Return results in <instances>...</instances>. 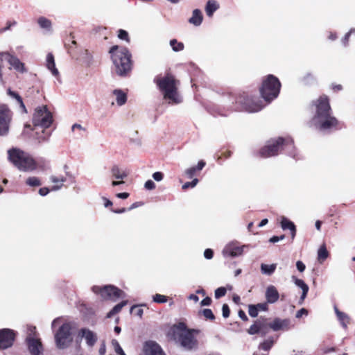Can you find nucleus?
Instances as JSON below:
<instances>
[{
    "mask_svg": "<svg viewBox=\"0 0 355 355\" xmlns=\"http://www.w3.org/2000/svg\"><path fill=\"white\" fill-rule=\"evenodd\" d=\"M273 343L274 341L271 338L266 340L259 345V349L268 352L269 349L272 347Z\"/></svg>",
    "mask_w": 355,
    "mask_h": 355,
    "instance_id": "nucleus-39",
    "label": "nucleus"
},
{
    "mask_svg": "<svg viewBox=\"0 0 355 355\" xmlns=\"http://www.w3.org/2000/svg\"><path fill=\"white\" fill-rule=\"evenodd\" d=\"M153 178L155 181L160 182L163 180L164 175L162 172H155L153 174Z\"/></svg>",
    "mask_w": 355,
    "mask_h": 355,
    "instance_id": "nucleus-54",
    "label": "nucleus"
},
{
    "mask_svg": "<svg viewBox=\"0 0 355 355\" xmlns=\"http://www.w3.org/2000/svg\"><path fill=\"white\" fill-rule=\"evenodd\" d=\"M118 37L120 40H125L128 43L130 42V37H129V35H128V33L126 31H125V30H123V29L119 30V31H118Z\"/></svg>",
    "mask_w": 355,
    "mask_h": 355,
    "instance_id": "nucleus-41",
    "label": "nucleus"
},
{
    "mask_svg": "<svg viewBox=\"0 0 355 355\" xmlns=\"http://www.w3.org/2000/svg\"><path fill=\"white\" fill-rule=\"evenodd\" d=\"M112 94L116 96V104L122 106L127 102V94L120 89H116L112 91Z\"/></svg>",
    "mask_w": 355,
    "mask_h": 355,
    "instance_id": "nucleus-27",
    "label": "nucleus"
},
{
    "mask_svg": "<svg viewBox=\"0 0 355 355\" xmlns=\"http://www.w3.org/2000/svg\"><path fill=\"white\" fill-rule=\"evenodd\" d=\"M144 355H165L161 347L155 342L149 340L144 345Z\"/></svg>",
    "mask_w": 355,
    "mask_h": 355,
    "instance_id": "nucleus-17",
    "label": "nucleus"
},
{
    "mask_svg": "<svg viewBox=\"0 0 355 355\" xmlns=\"http://www.w3.org/2000/svg\"><path fill=\"white\" fill-rule=\"evenodd\" d=\"M8 62L10 65V67L8 68V70H10L11 68H13L15 70L20 73H24L26 71L24 64L21 62L18 58L11 55L9 53L8 56Z\"/></svg>",
    "mask_w": 355,
    "mask_h": 355,
    "instance_id": "nucleus-19",
    "label": "nucleus"
},
{
    "mask_svg": "<svg viewBox=\"0 0 355 355\" xmlns=\"http://www.w3.org/2000/svg\"><path fill=\"white\" fill-rule=\"evenodd\" d=\"M154 83L162 93L164 98L169 103L178 104L182 102V98L178 92V81L172 74L167 73L164 76H157L154 78Z\"/></svg>",
    "mask_w": 355,
    "mask_h": 355,
    "instance_id": "nucleus-4",
    "label": "nucleus"
},
{
    "mask_svg": "<svg viewBox=\"0 0 355 355\" xmlns=\"http://www.w3.org/2000/svg\"><path fill=\"white\" fill-rule=\"evenodd\" d=\"M219 8V4L214 0H209L205 7L206 14L211 17L215 11Z\"/></svg>",
    "mask_w": 355,
    "mask_h": 355,
    "instance_id": "nucleus-31",
    "label": "nucleus"
},
{
    "mask_svg": "<svg viewBox=\"0 0 355 355\" xmlns=\"http://www.w3.org/2000/svg\"><path fill=\"white\" fill-rule=\"evenodd\" d=\"M261 331L259 332V334L263 336H265L268 332V328L270 327H269V324H267L266 323V320H261Z\"/></svg>",
    "mask_w": 355,
    "mask_h": 355,
    "instance_id": "nucleus-42",
    "label": "nucleus"
},
{
    "mask_svg": "<svg viewBox=\"0 0 355 355\" xmlns=\"http://www.w3.org/2000/svg\"><path fill=\"white\" fill-rule=\"evenodd\" d=\"M8 94L11 97L15 98L17 100V101L19 103L20 107L23 109V110L25 112H26L25 105L22 101V98H21V96L17 93H16L15 92H12L10 89L8 90Z\"/></svg>",
    "mask_w": 355,
    "mask_h": 355,
    "instance_id": "nucleus-40",
    "label": "nucleus"
},
{
    "mask_svg": "<svg viewBox=\"0 0 355 355\" xmlns=\"http://www.w3.org/2000/svg\"><path fill=\"white\" fill-rule=\"evenodd\" d=\"M292 279H293L294 284L300 288L302 289V295L300 297V302H299V303L300 304H302L303 303L304 299L306 298L307 293H308L309 286L303 280L297 278L295 276H293L292 277Z\"/></svg>",
    "mask_w": 355,
    "mask_h": 355,
    "instance_id": "nucleus-22",
    "label": "nucleus"
},
{
    "mask_svg": "<svg viewBox=\"0 0 355 355\" xmlns=\"http://www.w3.org/2000/svg\"><path fill=\"white\" fill-rule=\"evenodd\" d=\"M8 159L21 171H33L37 167L31 155L17 148H12L8 150Z\"/></svg>",
    "mask_w": 355,
    "mask_h": 355,
    "instance_id": "nucleus-5",
    "label": "nucleus"
},
{
    "mask_svg": "<svg viewBox=\"0 0 355 355\" xmlns=\"http://www.w3.org/2000/svg\"><path fill=\"white\" fill-rule=\"evenodd\" d=\"M211 303V299L209 297H205L200 302L202 306H209Z\"/></svg>",
    "mask_w": 355,
    "mask_h": 355,
    "instance_id": "nucleus-62",
    "label": "nucleus"
},
{
    "mask_svg": "<svg viewBox=\"0 0 355 355\" xmlns=\"http://www.w3.org/2000/svg\"><path fill=\"white\" fill-rule=\"evenodd\" d=\"M112 177L115 179L123 180L127 178L128 173L125 171L120 168L118 166H114L111 168Z\"/></svg>",
    "mask_w": 355,
    "mask_h": 355,
    "instance_id": "nucleus-30",
    "label": "nucleus"
},
{
    "mask_svg": "<svg viewBox=\"0 0 355 355\" xmlns=\"http://www.w3.org/2000/svg\"><path fill=\"white\" fill-rule=\"evenodd\" d=\"M261 319L257 320L254 322V323L252 325H251L250 327L249 328V329L248 330V334L250 335L259 334L260 331L261 330Z\"/></svg>",
    "mask_w": 355,
    "mask_h": 355,
    "instance_id": "nucleus-37",
    "label": "nucleus"
},
{
    "mask_svg": "<svg viewBox=\"0 0 355 355\" xmlns=\"http://www.w3.org/2000/svg\"><path fill=\"white\" fill-rule=\"evenodd\" d=\"M258 309H257V306H256V305H249L248 306V313H249V315L252 317V318H255L258 315Z\"/></svg>",
    "mask_w": 355,
    "mask_h": 355,
    "instance_id": "nucleus-47",
    "label": "nucleus"
},
{
    "mask_svg": "<svg viewBox=\"0 0 355 355\" xmlns=\"http://www.w3.org/2000/svg\"><path fill=\"white\" fill-rule=\"evenodd\" d=\"M334 309L336 315L337 320H338L341 327L345 329H347V326L350 322L349 316L345 312L340 311L336 305L334 306Z\"/></svg>",
    "mask_w": 355,
    "mask_h": 355,
    "instance_id": "nucleus-21",
    "label": "nucleus"
},
{
    "mask_svg": "<svg viewBox=\"0 0 355 355\" xmlns=\"http://www.w3.org/2000/svg\"><path fill=\"white\" fill-rule=\"evenodd\" d=\"M16 24H17V21H7L6 26L3 28L0 29V33H4V32H6L7 31L10 30L11 27L12 26H15Z\"/></svg>",
    "mask_w": 355,
    "mask_h": 355,
    "instance_id": "nucleus-50",
    "label": "nucleus"
},
{
    "mask_svg": "<svg viewBox=\"0 0 355 355\" xmlns=\"http://www.w3.org/2000/svg\"><path fill=\"white\" fill-rule=\"evenodd\" d=\"M281 227L284 230H289L291 237L294 239L296 234V227L295 224L285 216H282L281 220Z\"/></svg>",
    "mask_w": 355,
    "mask_h": 355,
    "instance_id": "nucleus-25",
    "label": "nucleus"
},
{
    "mask_svg": "<svg viewBox=\"0 0 355 355\" xmlns=\"http://www.w3.org/2000/svg\"><path fill=\"white\" fill-rule=\"evenodd\" d=\"M26 344L28 352L31 355H42L43 352V346L40 339L28 337Z\"/></svg>",
    "mask_w": 355,
    "mask_h": 355,
    "instance_id": "nucleus-16",
    "label": "nucleus"
},
{
    "mask_svg": "<svg viewBox=\"0 0 355 355\" xmlns=\"http://www.w3.org/2000/svg\"><path fill=\"white\" fill-rule=\"evenodd\" d=\"M203 19L202 12L199 9H195L193 10L192 16L189 18V22L196 26H199Z\"/></svg>",
    "mask_w": 355,
    "mask_h": 355,
    "instance_id": "nucleus-29",
    "label": "nucleus"
},
{
    "mask_svg": "<svg viewBox=\"0 0 355 355\" xmlns=\"http://www.w3.org/2000/svg\"><path fill=\"white\" fill-rule=\"evenodd\" d=\"M171 331L173 338L178 340L184 348L191 350L197 347L198 340L193 334H198L199 330L189 329L184 322H179L172 327Z\"/></svg>",
    "mask_w": 355,
    "mask_h": 355,
    "instance_id": "nucleus-6",
    "label": "nucleus"
},
{
    "mask_svg": "<svg viewBox=\"0 0 355 355\" xmlns=\"http://www.w3.org/2000/svg\"><path fill=\"white\" fill-rule=\"evenodd\" d=\"M285 238V236L284 235H282L280 236H273L272 237H271L269 240V241L270 243H277L279 241H282L284 240Z\"/></svg>",
    "mask_w": 355,
    "mask_h": 355,
    "instance_id": "nucleus-57",
    "label": "nucleus"
},
{
    "mask_svg": "<svg viewBox=\"0 0 355 355\" xmlns=\"http://www.w3.org/2000/svg\"><path fill=\"white\" fill-rule=\"evenodd\" d=\"M265 297L267 303L269 304H274L278 301L279 294L275 286L270 285L266 288Z\"/></svg>",
    "mask_w": 355,
    "mask_h": 355,
    "instance_id": "nucleus-18",
    "label": "nucleus"
},
{
    "mask_svg": "<svg viewBox=\"0 0 355 355\" xmlns=\"http://www.w3.org/2000/svg\"><path fill=\"white\" fill-rule=\"evenodd\" d=\"M26 183L27 185L30 187H39L42 184V182L37 177H29L26 180Z\"/></svg>",
    "mask_w": 355,
    "mask_h": 355,
    "instance_id": "nucleus-38",
    "label": "nucleus"
},
{
    "mask_svg": "<svg viewBox=\"0 0 355 355\" xmlns=\"http://www.w3.org/2000/svg\"><path fill=\"white\" fill-rule=\"evenodd\" d=\"M135 309H136L135 315H138L139 317H141L144 313L143 309L139 308L137 305H133L130 309L131 312Z\"/></svg>",
    "mask_w": 355,
    "mask_h": 355,
    "instance_id": "nucleus-53",
    "label": "nucleus"
},
{
    "mask_svg": "<svg viewBox=\"0 0 355 355\" xmlns=\"http://www.w3.org/2000/svg\"><path fill=\"white\" fill-rule=\"evenodd\" d=\"M55 345L59 349L68 348L73 342L72 324L71 322H64L60 324L54 334Z\"/></svg>",
    "mask_w": 355,
    "mask_h": 355,
    "instance_id": "nucleus-8",
    "label": "nucleus"
},
{
    "mask_svg": "<svg viewBox=\"0 0 355 355\" xmlns=\"http://www.w3.org/2000/svg\"><path fill=\"white\" fill-rule=\"evenodd\" d=\"M153 302L156 303H165L167 302V298L165 295L161 294H155L153 297Z\"/></svg>",
    "mask_w": 355,
    "mask_h": 355,
    "instance_id": "nucleus-44",
    "label": "nucleus"
},
{
    "mask_svg": "<svg viewBox=\"0 0 355 355\" xmlns=\"http://www.w3.org/2000/svg\"><path fill=\"white\" fill-rule=\"evenodd\" d=\"M46 67L51 72L52 75L58 77L59 71L55 67L54 56L51 53H49L46 58Z\"/></svg>",
    "mask_w": 355,
    "mask_h": 355,
    "instance_id": "nucleus-23",
    "label": "nucleus"
},
{
    "mask_svg": "<svg viewBox=\"0 0 355 355\" xmlns=\"http://www.w3.org/2000/svg\"><path fill=\"white\" fill-rule=\"evenodd\" d=\"M236 103L240 108L248 112H257L264 107L262 101L256 96H246L244 94L236 98Z\"/></svg>",
    "mask_w": 355,
    "mask_h": 355,
    "instance_id": "nucleus-11",
    "label": "nucleus"
},
{
    "mask_svg": "<svg viewBox=\"0 0 355 355\" xmlns=\"http://www.w3.org/2000/svg\"><path fill=\"white\" fill-rule=\"evenodd\" d=\"M92 291L96 294H99L104 300L113 302H116L119 298L125 297V293L123 291L112 285L94 286Z\"/></svg>",
    "mask_w": 355,
    "mask_h": 355,
    "instance_id": "nucleus-9",
    "label": "nucleus"
},
{
    "mask_svg": "<svg viewBox=\"0 0 355 355\" xmlns=\"http://www.w3.org/2000/svg\"><path fill=\"white\" fill-rule=\"evenodd\" d=\"M16 334L10 329H0V349L3 350L11 347L14 343Z\"/></svg>",
    "mask_w": 355,
    "mask_h": 355,
    "instance_id": "nucleus-13",
    "label": "nucleus"
},
{
    "mask_svg": "<svg viewBox=\"0 0 355 355\" xmlns=\"http://www.w3.org/2000/svg\"><path fill=\"white\" fill-rule=\"evenodd\" d=\"M76 130L85 131V128L78 123H75L71 126L72 132H75Z\"/></svg>",
    "mask_w": 355,
    "mask_h": 355,
    "instance_id": "nucleus-60",
    "label": "nucleus"
},
{
    "mask_svg": "<svg viewBox=\"0 0 355 355\" xmlns=\"http://www.w3.org/2000/svg\"><path fill=\"white\" fill-rule=\"evenodd\" d=\"M214 255V252L211 249L207 248L204 252V257L207 259H212Z\"/></svg>",
    "mask_w": 355,
    "mask_h": 355,
    "instance_id": "nucleus-55",
    "label": "nucleus"
},
{
    "mask_svg": "<svg viewBox=\"0 0 355 355\" xmlns=\"http://www.w3.org/2000/svg\"><path fill=\"white\" fill-rule=\"evenodd\" d=\"M169 44L175 52L182 51L184 48V44L181 42H178L176 39L171 40Z\"/></svg>",
    "mask_w": 355,
    "mask_h": 355,
    "instance_id": "nucleus-36",
    "label": "nucleus"
},
{
    "mask_svg": "<svg viewBox=\"0 0 355 355\" xmlns=\"http://www.w3.org/2000/svg\"><path fill=\"white\" fill-rule=\"evenodd\" d=\"M50 191V189L47 187H42L39 189V194L42 196H46Z\"/></svg>",
    "mask_w": 355,
    "mask_h": 355,
    "instance_id": "nucleus-61",
    "label": "nucleus"
},
{
    "mask_svg": "<svg viewBox=\"0 0 355 355\" xmlns=\"http://www.w3.org/2000/svg\"><path fill=\"white\" fill-rule=\"evenodd\" d=\"M290 320L288 319L282 320L275 318L272 322L269 323V327L273 331L287 330L289 329Z\"/></svg>",
    "mask_w": 355,
    "mask_h": 355,
    "instance_id": "nucleus-20",
    "label": "nucleus"
},
{
    "mask_svg": "<svg viewBox=\"0 0 355 355\" xmlns=\"http://www.w3.org/2000/svg\"><path fill=\"white\" fill-rule=\"evenodd\" d=\"M256 306H257L258 311H266L268 309L267 302H264V303H259V304H256Z\"/></svg>",
    "mask_w": 355,
    "mask_h": 355,
    "instance_id": "nucleus-56",
    "label": "nucleus"
},
{
    "mask_svg": "<svg viewBox=\"0 0 355 355\" xmlns=\"http://www.w3.org/2000/svg\"><path fill=\"white\" fill-rule=\"evenodd\" d=\"M247 247L248 245H239L236 241H232L225 246L222 253L225 257H236L241 256L243 252L244 248Z\"/></svg>",
    "mask_w": 355,
    "mask_h": 355,
    "instance_id": "nucleus-14",
    "label": "nucleus"
},
{
    "mask_svg": "<svg viewBox=\"0 0 355 355\" xmlns=\"http://www.w3.org/2000/svg\"><path fill=\"white\" fill-rule=\"evenodd\" d=\"M222 313H223V316L225 318H227L230 316V308L227 304H224L223 305Z\"/></svg>",
    "mask_w": 355,
    "mask_h": 355,
    "instance_id": "nucleus-51",
    "label": "nucleus"
},
{
    "mask_svg": "<svg viewBox=\"0 0 355 355\" xmlns=\"http://www.w3.org/2000/svg\"><path fill=\"white\" fill-rule=\"evenodd\" d=\"M8 52H0V84H3L5 83V79L6 78V75L3 71V69L5 62H8Z\"/></svg>",
    "mask_w": 355,
    "mask_h": 355,
    "instance_id": "nucleus-26",
    "label": "nucleus"
},
{
    "mask_svg": "<svg viewBox=\"0 0 355 355\" xmlns=\"http://www.w3.org/2000/svg\"><path fill=\"white\" fill-rule=\"evenodd\" d=\"M277 268L276 263L272 264H265L261 263L260 266L261 272L263 275L270 276L274 273Z\"/></svg>",
    "mask_w": 355,
    "mask_h": 355,
    "instance_id": "nucleus-32",
    "label": "nucleus"
},
{
    "mask_svg": "<svg viewBox=\"0 0 355 355\" xmlns=\"http://www.w3.org/2000/svg\"><path fill=\"white\" fill-rule=\"evenodd\" d=\"M227 290L225 287H219L215 290V297L219 299L226 295Z\"/></svg>",
    "mask_w": 355,
    "mask_h": 355,
    "instance_id": "nucleus-43",
    "label": "nucleus"
},
{
    "mask_svg": "<svg viewBox=\"0 0 355 355\" xmlns=\"http://www.w3.org/2000/svg\"><path fill=\"white\" fill-rule=\"evenodd\" d=\"M198 183V180L197 178H194L191 182H185L182 185V189L186 190L189 188H194L197 184Z\"/></svg>",
    "mask_w": 355,
    "mask_h": 355,
    "instance_id": "nucleus-46",
    "label": "nucleus"
},
{
    "mask_svg": "<svg viewBox=\"0 0 355 355\" xmlns=\"http://www.w3.org/2000/svg\"><path fill=\"white\" fill-rule=\"evenodd\" d=\"M12 114L5 105H0V135L4 136L8 133Z\"/></svg>",
    "mask_w": 355,
    "mask_h": 355,
    "instance_id": "nucleus-12",
    "label": "nucleus"
},
{
    "mask_svg": "<svg viewBox=\"0 0 355 355\" xmlns=\"http://www.w3.org/2000/svg\"><path fill=\"white\" fill-rule=\"evenodd\" d=\"M128 304L127 300H123L120 303L115 305L112 309L107 314V318H110L112 317L114 315L119 313L123 307H124Z\"/></svg>",
    "mask_w": 355,
    "mask_h": 355,
    "instance_id": "nucleus-35",
    "label": "nucleus"
},
{
    "mask_svg": "<svg viewBox=\"0 0 355 355\" xmlns=\"http://www.w3.org/2000/svg\"><path fill=\"white\" fill-rule=\"evenodd\" d=\"M281 83L279 79L273 75H268L263 80L260 87V94L267 103L275 99L280 92Z\"/></svg>",
    "mask_w": 355,
    "mask_h": 355,
    "instance_id": "nucleus-7",
    "label": "nucleus"
},
{
    "mask_svg": "<svg viewBox=\"0 0 355 355\" xmlns=\"http://www.w3.org/2000/svg\"><path fill=\"white\" fill-rule=\"evenodd\" d=\"M329 252L327 250L325 244L320 245L318 250V260L320 263H322L329 257Z\"/></svg>",
    "mask_w": 355,
    "mask_h": 355,
    "instance_id": "nucleus-34",
    "label": "nucleus"
},
{
    "mask_svg": "<svg viewBox=\"0 0 355 355\" xmlns=\"http://www.w3.org/2000/svg\"><path fill=\"white\" fill-rule=\"evenodd\" d=\"M198 170L196 168V167L193 166L189 168H187L184 171V174L187 175L188 178H193L195 175Z\"/></svg>",
    "mask_w": 355,
    "mask_h": 355,
    "instance_id": "nucleus-48",
    "label": "nucleus"
},
{
    "mask_svg": "<svg viewBox=\"0 0 355 355\" xmlns=\"http://www.w3.org/2000/svg\"><path fill=\"white\" fill-rule=\"evenodd\" d=\"M53 121V115L46 106L38 107L35 110L33 116L35 127L48 128L51 125Z\"/></svg>",
    "mask_w": 355,
    "mask_h": 355,
    "instance_id": "nucleus-10",
    "label": "nucleus"
},
{
    "mask_svg": "<svg viewBox=\"0 0 355 355\" xmlns=\"http://www.w3.org/2000/svg\"><path fill=\"white\" fill-rule=\"evenodd\" d=\"M106 352V346L105 342H102L98 350L99 355H105Z\"/></svg>",
    "mask_w": 355,
    "mask_h": 355,
    "instance_id": "nucleus-63",
    "label": "nucleus"
},
{
    "mask_svg": "<svg viewBox=\"0 0 355 355\" xmlns=\"http://www.w3.org/2000/svg\"><path fill=\"white\" fill-rule=\"evenodd\" d=\"M313 106L315 107V113L309 123L310 127L321 132H327L337 126L338 121L331 114V109L327 96H322L313 101Z\"/></svg>",
    "mask_w": 355,
    "mask_h": 355,
    "instance_id": "nucleus-1",
    "label": "nucleus"
},
{
    "mask_svg": "<svg viewBox=\"0 0 355 355\" xmlns=\"http://www.w3.org/2000/svg\"><path fill=\"white\" fill-rule=\"evenodd\" d=\"M144 187L147 190H153L155 188V184L153 180H148L145 182Z\"/></svg>",
    "mask_w": 355,
    "mask_h": 355,
    "instance_id": "nucleus-52",
    "label": "nucleus"
},
{
    "mask_svg": "<svg viewBox=\"0 0 355 355\" xmlns=\"http://www.w3.org/2000/svg\"><path fill=\"white\" fill-rule=\"evenodd\" d=\"M112 346L114 349V351L117 355H119V354H121V352H123V349L121 348L119 342L116 340L113 339L112 340Z\"/></svg>",
    "mask_w": 355,
    "mask_h": 355,
    "instance_id": "nucleus-49",
    "label": "nucleus"
},
{
    "mask_svg": "<svg viewBox=\"0 0 355 355\" xmlns=\"http://www.w3.org/2000/svg\"><path fill=\"white\" fill-rule=\"evenodd\" d=\"M51 133L43 130L41 132H36L35 139L38 144L47 142L49 140Z\"/></svg>",
    "mask_w": 355,
    "mask_h": 355,
    "instance_id": "nucleus-33",
    "label": "nucleus"
},
{
    "mask_svg": "<svg viewBox=\"0 0 355 355\" xmlns=\"http://www.w3.org/2000/svg\"><path fill=\"white\" fill-rule=\"evenodd\" d=\"M296 267L297 269L301 272H304L306 268L304 263L301 261H297L296 262Z\"/></svg>",
    "mask_w": 355,
    "mask_h": 355,
    "instance_id": "nucleus-58",
    "label": "nucleus"
},
{
    "mask_svg": "<svg viewBox=\"0 0 355 355\" xmlns=\"http://www.w3.org/2000/svg\"><path fill=\"white\" fill-rule=\"evenodd\" d=\"M202 315L207 320H214L215 319V316H214L212 311L209 309H203Z\"/></svg>",
    "mask_w": 355,
    "mask_h": 355,
    "instance_id": "nucleus-45",
    "label": "nucleus"
},
{
    "mask_svg": "<svg viewBox=\"0 0 355 355\" xmlns=\"http://www.w3.org/2000/svg\"><path fill=\"white\" fill-rule=\"evenodd\" d=\"M37 21L40 28L43 29L46 33H52V22L50 19L45 17H40Z\"/></svg>",
    "mask_w": 355,
    "mask_h": 355,
    "instance_id": "nucleus-28",
    "label": "nucleus"
},
{
    "mask_svg": "<svg viewBox=\"0 0 355 355\" xmlns=\"http://www.w3.org/2000/svg\"><path fill=\"white\" fill-rule=\"evenodd\" d=\"M50 181L55 184L51 189V191H56L62 189L63 187L64 182H66L67 179L63 175L56 176V175H51Z\"/></svg>",
    "mask_w": 355,
    "mask_h": 355,
    "instance_id": "nucleus-24",
    "label": "nucleus"
},
{
    "mask_svg": "<svg viewBox=\"0 0 355 355\" xmlns=\"http://www.w3.org/2000/svg\"><path fill=\"white\" fill-rule=\"evenodd\" d=\"M78 337L84 338L89 347H93L98 340L96 334L87 328H82L79 330Z\"/></svg>",
    "mask_w": 355,
    "mask_h": 355,
    "instance_id": "nucleus-15",
    "label": "nucleus"
},
{
    "mask_svg": "<svg viewBox=\"0 0 355 355\" xmlns=\"http://www.w3.org/2000/svg\"><path fill=\"white\" fill-rule=\"evenodd\" d=\"M308 314V311L304 309V308H302L300 310H299L297 313H296V315H295V317L297 318H301L303 315H307Z\"/></svg>",
    "mask_w": 355,
    "mask_h": 355,
    "instance_id": "nucleus-59",
    "label": "nucleus"
},
{
    "mask_svg": "<svg viewBox=\"0 0 355 355\" xmlns=\"http://www.w3.org/2000/svg\"><path fill=\"white\" fill-rule=\"evenodd\" d=\"M115 73L121 77L127 76L132 68V54L125 46L114 45L109 51Z\"/></svg>",
    "mask_w": 355,
    "mask_h": 355,
    "instance_id": "nucleus-2",
    "label": "nucleus"
},
{
    "mask_svg": "<svg viewBox=\"0 0 355 355\" xmlns=\"http://www.w3.org/2000/svg\"><path fill=\"white\" fill-rule=\"evenodd\" d=\"M282 151L294 158L296 157L295 147L293 140L291 137H279L268 141L266 145L260 149L259 155L261 157L267 158L275 156Z\"/></svg>",
    "mask_w": 355,
    "mask_h": 355,
    "instance_id": "nucleus-3",
    "label": "nucleus"
},
{
    "mask_svg": "<svg viewBox=\"0 0 355 355\" xmlns=\"http://www.w3.org/2000/svg\"><path fill=\"white\" fill-rule=\"evenodd\" d=\"M62 322L61 318H57L54 319L51 323V328L53 329L58 324H60Z\"/></svg>",
    "mask_w": 355,
    "mask_h": 355,
    "instance_id": "nucleus-64",
    "label": "nucleus"
}]
</instances>
